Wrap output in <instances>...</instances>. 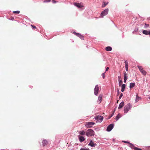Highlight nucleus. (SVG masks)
I'll use <instances>...</instances> for the list:
<instances>
[{"mask_svg": "<svg viewBox=\"0 0 150 150\" xmlns=\"http://www.w3.org/2000/svg\"><path fill=\"white\" fill-rule=\"evenodd\" d=\"M129 144L130 145V146H129V147H131L132 149H133V148H134V147H135L134 144L130 142Z\"/></svg>", "mask_w": 150, "mask_h": 150, "instance_id": "nucleus-27", "label": "nucleus"}, {"mask_svg": "<svg viewBox=\"0 0 150 150\" xmlns=\"http://www.w3.org/2000/svg\"><path fill=\"white\" fill-rule=\"evenodd\" d=\"M137 67L139 69V70L141 71L142 70H143V69L142 68V67L141 66H140L139 65H137Z\"/></svg>", "mask_w": 150, "mask_h": 150, "instance_id": "nucleus-26", "label": "nucleus"}, {"mask_svg": "<svg viewBox=\"0 0 150 150\" xmlns=\"http://www.w3.org/2000/svg\"><path fill=\"white\" fill-rule=\"evenodd\" d=\"M139 26V25L138 24L136 25V26L135 27L134 31H132V33L133 34H135V33H137L138 31L139 28L138 26Z\"/></svg>", "mask_w": 150, "mask_h": 150, "instance_id": "nucleus-10", "label": "nucleus"}, {"mask_svg": "<svg viewBox=\"0 0 150 150\" xmlns=\"http://www.w3.org/2000/svg\"><path fill=\"white\" fill-rule=\"evenodd\" d=\"M149 98L150 99V97H149Z\"/></svg>", "mask_w": 150, "mask_h": 150, "instance_id": "nucleus-53", "label": "nucleus"}, {"mask_svg": "<svg viewBox=\"0 0 150 150\" xmlns=\"http://www.w3.org/2000/svg\"><path fill=\"white\" fill-rule=\"evenodd\" d=\"M132 106L130 103H128L124 108V112L125 113H127L131 108Z\"/></svg>", "mask_w": 150, "mask_h": 150, "instance_id": "nucleus-1", "label": "nucleus"}, {"mask_svg": "<svg viewBox=\"0 0 150 150\" xmlns=\"http://www.w3.org/2000/svg\"><path fill=\"white\" fill-rule=\"evenodd\" d=\"M78 138L79 141L81 143L83 142L86 139L83 137L82 136H80V135H79Z\"/></svg>", "mask_w": 150, "mask_h": 150, "instance_id": "nucleus-12", "label": "nucleus"}, {"mask_svg": "<svg viewBox=\"0 0 150 150\" xmlns=\"http://www.w3.org/2000/svg\"><path fill=\"white\" fill-rule=\"evenodd\" d=\"M142 31L143 34L146 35H149L150 33V30H142Z\"/></svg>", "mask_w": 150, "mask_h": 150, "instance_id": "nucleus-11", "label": "nucleus"}, {"mask_svg": "<svg viewBox=\"0 0 150 150\" xmlns=\"http://www.w3.org/2000/svg\"><path fill=\"white\" fill-rule=\"evenodd\" d=\"M124 79H127L128 77L127 76V73L125 71L124 72Z\"/></svg>", "mask_w": 150, "mask_h": 150, "instance_id": "nucleus-25", "label": "nucleus"}, {"mask_svg": "<svg viewBox=\"0 0 150 150\" xmlns=\"http://www.w3.org/2000/svg\"><path fill=\"white\" fill-rule=\"evenodd\" d=\"M113 115H114L113 113H112L108 117V118H106V120H108L110 119L111 118V117H112L113 116Z\"/></svg>", "mask_w": 150, "mask_h": 150, "instance_id": "nucleus-28", "label": "nucleus"}, {"mask_svg": "<svg viewBox=\"0 0 150 150\" xmlns=\"http://www.w3.org/2000/svg\"><path fill=\"white\" fill-rule=\"evenodd\" d=\"M125 67L126 71H128V62L126 60L125 62Z\"/></svg>", "mask_w": 150, "mask_h": 150, "instance_id": "nucleus-18", "label": "nucleus"}, {"mask_svg": "<svg viewBox=\"0 0 150 150\" xmlns=\"http://www.w3.org/2000/svg\"><path fill=\"white\" fill-rule=\"evenodd\" d=\"M126 86V85L125 84H123L121 86V88L125 89Z\"/></svg>", "mask_w": 150, "mask_h": 150, "instance_id": "nucleus-30", "label": "nucleus"}, {"mask_svg": "<svg viewBox=\"0 0 150 150\" xmlns=\"http://www.w3.org/2000/svg\"><path fill=\"white\" fill-rule=\"evenodd\" d=\"M125 89L122 88L121 89V91L122 92H123L125 91Z\"/></svg>", "mask_w": 150, "mask_h": 150, "instance_id": "nucleus-46", "label": "nucleus"}, {"mask_svg": "<svg viewBox=\"0 0 150 150\" xmlns=\"http://www.w3.org/2000/svg\"><path fill=\"white\" fill-rule=\"evenodd\" d=\"M71 145V144H70L69 145H68V146H70V145Z\"/></svg>", "mask_w": 150, "mask_h": 150, "instance_id": "nucleus-52", "label": "nucleus"}, {"mask_svg": "<svg viewBox=\"0 0 150 150\" xmlns=\"http://www.w3.org/2000/svg\"><path fill=\"white\" fill-rule=\"evenodd\" d=\"M102 95L100 94L98 96V101L99 102V103H100L102 100Z\"/></svg>", "mask_w": 150, "mask_h": 150, "instance_id": "nucleus-14", "label": "nucleus"}, {"mask_svg": "<svg viewBox=\"0 0 150 150\" xmlns=\"http://www.w3.org/2000/svg\"><path fill=\"white\" fill-rule=\"evenodd\" d=\"M48 142L46 139H43L42 141V146L44 147L48 144Z\"/></svg>", "mask_w": 150, "mask_h": 150, "instance_id": "nucleus-13", "label": "nucleus"}, {"mask_svg": "<svg viewBox=\"0 0 150 150\" xmlns=\"http://www.w3.org/2000/svg\"><path fill=\"white\" fill-rule=\"evenodd\" d=\"M74 5L75 6L79 8H81L82 7L81 5L78 3L75 2L74 3Z\"/></svg>", "mask_w": 150, "mask_h": 150, "instance_id": "nucleus-19", "label": "nucleus"}, {"mask_svg": "<svg viewBox=\"0 0 150 150\" xmlns=\"http://www.w3.org/2000/svg\"><path fill=\"white\" fill-rule=\"evenodd\" d=\"M143 25V24H141V25Z\"/></svg>", "mask_w": 150, "mask_h": 150, "instance_id": "nucleus-54", "label": "nucleus"}, {"mask_svg": "<svg viewBox=\"0 0 150 150\" xmlns=\"http://www.w3.org/2000/svg\"><path fill=\"white\" fill-rule=\"evenodd\" d=\"M133 149L134 150H142V149L141 148H139L136 147H134L133 148Z\"/></svg>", "mask_w": 150, "mask_h": 150, "instance_id": "nucleus-29", "label": "nucleus"}, {"mask_svg": "<svg viewBox=\"0 0 150 150\" xmlns=\"http://www.w3.org/2000/svg\"><path fill=\"white\" fill-rule=\"evenodd\" d=\"M31 27L32 28V29H34L36 28V27L35 25H31Z\"/></svg>", "mask_w": 150, "mask_h": 150, "instance_id": "nucleus-36", "label": "nucleus"}, {"mask_svg": "<svg viewBox=\"0 0 150 150\" xmlns=\"http://www.w3.org/2000/svg\"><path fill=\"white\" fill-rule=\"evenodd\" d=\"M71 33L74 34L78 37L81 40H84V36L80 33H76L74 30H73L71 31Z\"/></svg>", "mask_w": 150, "mask_h": 150, "instance_id": "nucleus-3", "label": "nucleus"}, {"mask_svg": "<svg viewBox=\"0 0 150 150\" xmlns=\"http://www.w3.org/2000/svg\"><path fill=\"white\" fill-rule=\"evenodd\" d=\"M14 18L12 16H11V18L9 19L10 20H11V21H13L14 20Z\"/></svg>", "mask_w": 150, "mask_h": 150, "instance_id": "nucleus-42", "label": "nucleus"}, {"mask_svg": "<svg viewBox=\"0 0 150 150\" xmlns=\"http://www.w3.org/2000/svg\"><path fill=\"white\" fill-rule=\"evenodd\" d=\"M122 142L125 143H127V144H129L130 142L128 141H122Z\"/></svg>", "mask_w": 150, "mask_h": 150, "instance_id": "nucleus-37", "label": "nucleus"}, {"mask_svg": "<svg viewBox=\"0 0 150 150\" xmlns=\"http://www.w3.org/2000/svg\"><path fill=\"white\" fill-rule=\"evenodd\" d=\"M105 50L106 51H110L112 50V48L111 47L108 46L105 47Z\"/></svg>", "mask_w": 150, "mask_h": 150, "instance_id": "nucleus-21", "label": "nucleus"}, {"mask_svg": "<svg viewBox=\"0 0 150 150\" xmlns=\"http://www.w3.org/2000/svg\"><path fill=\"white\" fill-rule=\"evenodd\" d=\"M51 1V0H45L44 1V3H47V2H49Z\"/></svg>", "mask_w": 150, "mask_h": 150, "instance_id": "nucleus-38", "label": "nucleus"}, {"mask_svg": "<svg viewBox=\"0 0 150 150\" xmlns=\"http://www.w3.org/2000/svg\"><path fill=\"white\" fill-rule=\"evenodd\" d=\"M124 102L123 101L121 102L120 104L119 107H118V109H121L124 105Z\"/></svg>", "mask_w": 150, "mask_h": 150, "instance_id": "nucleus-16", "label": "nucleus"}, {"mask_svg": "<svg viewBox=\"0 0 150 150\" xmlns=\"http://www.w3.org/2000/svg\"><path fill=\"white\" fill-rule=\"evenodd\" d=\"M99 87L98 85H96L94 88V94L95 95H97L99 91Z\"/></svg>", "mask_w": 150, "mask_h": 150, "instance_id": "nucleus-8", "label": "nucleus"}, {"mask_svg": "<svg viewBox=\"0 0 150 150\" xmlns=\"http://www.w3.org/2000/svg\"><path fill=\"white\" fill-rule=\"evenodd\" d=\"M95 134V132L94 131L91 129H88L86 132V135L87 137L89 136H93Z\"/></svg>", "mask_w": 150, "mask_h": 150, "instance_id": "nucleus-2", "label": "nucleus"}, {"mask_svg": "<svg viewBox=\"0 0 150 150\" xmlns=\"http://www.w3.org/2000/svg\"><path fill=\"white\" fill-rule=\"evenodd\" d=\"M13 12L14 13L19 14L20 12V11L19 10H17L16 11H13Z\"/></svg>", "mask_w": 150, "mask_h": 150, "instance_id": "nucleus-33", "label": "nucleus"}, {"mask_svg": "<svg viewBox=\"0 0 150 150\" xmlns=\"http://www.w3.org/2000/svg\"><path fill=\"white\" fill-rule=\"evenodd\" d=\"M122 117L120 113H119L116 116L115 119L116 121H117L120 118Z\"/></svg>", "mask_w": 150, "mask_h": 150, "instance_id": "nucleus-20", "label": "nucleus"}, {"mask_svg": "<svg viewBox=\"0 0 150 150\" xmlns=\"http://www.w3.org/2000/svg\"><path fill=\"white\" fill-rule=\"evenodd\" d=\"M139 34V35H141L140 34Z\"/></svg>", "mask_w": 150, "mask_h": 150, "instance_id": "nucleus-57", "label": "nucleus"}, {"mask_svg": "<svg viewBox=\"0 0 150 150\" xmlns=\"http://www.w3.org/2000/svg\"><path fill=\"white\" fill-rule=\"evenodd\" d=\"M118 81H119L120 80H122L121 79V76H118Z\"/></svg>", "mask_w": 150, "mask_h": 150, "instance_id": "nucleus-43", "label": "nucleus"}, {"mask_svg": "<svg viewBox=\"0 0 150 150\" xmlns=\"http://www.w3.org/2000/svg\"><path fill=\"white\" fill-rule=\"evenodd\" d=\"M58 1H57L55 0H52V2L53 4H55L57 3Z\"/></svg>", "mask_w": 150, "mask_h": 150, "instance_id": "nucleus-41", "label": "nucleus"}, {"mask_svg": "<svg viewBox=\"0 0 150 150\" xmlns=\"http://www.w3.org/2000/svg\"><path fill=\"white\" fill-rule=\"evenodd\" d=\"M30 88H33V86H30Z\"/></svg>", "mask_w": 150, "mask_h": 150, "instance_id": "nucleus-50", "label": "nucleus"}, {"mask_svg": "<svg viewBox=\"0 0 150 150\" xmlns=\"http://www.w3.org/2000/svg\"><path fill=\"white\" fill-rule=\"evenodd\" d=\"M147 147H150V146H147Z\"/></svg>", "mask_w": 150, "mask_h": 150, "instance_id": "nucleus-55", "label": "nucleus"}, {"mask_svg": "<svg viewBox=\"0 0 150 150\" xmlns=\"http://www.w3.org/2000/svg\"><path fill=\"white\" fill-rule=\"evenodd\" d=\"M109 69V67H107L106 68V69H105V72H106Z\"/></svg>", "mask_w": 150, "mask_h": 150, "instance_id": "nucleus-44", "label": "nucleus"}, {"mask_svg": "<svg viewBox=\"0 0 150 150\" xmlns=\"http://www.w3.org/2000/svg\"><path fill=\"white\" fill-rule=\"evenodd\" d=\"M124 33H123L122 34V38H124Z\"/></svg>", "mask_w": 150, "mask_h": 150, "instance_id": "nucleus-45", "label": "nucleus"}, {"mask_svg": "<svg viewBox=\"0 0 150 150\" xmlns=\"http://www.w3.org/2000/svg\"><path fill=\"white\" fill-rule=\"evenodd\" d=\"M105 72L102 73L101 74V76H102L103 77V79H105Z\"/></svg>", "mask_w": 150, "mask_h": 150, "instance_id": "nucleus-35", "label": "nucleus"}, {"mask_svg": "<svg viewBox=\"0 0 150 150\" xmlns=\"http://www.w3.org/2000/svg\"><path fill=\"white\" fill-rule=\"evenodd\" d=\"M79 133L80 135H84L85 134V132L83 130L80 131Z\"/></svg>", "mask_w": 150, "mask_h": 150, "instance_id": "nucleus-23", "label": "nucleus"}, {"mask_svg": "<svg viewBox=\"0 0 150 150\" xmlns=\"http://www.w3.org/2000/svg\"><path fill=\"white\" fill-rule=\"evenodd\" d=\"M114 125H115L114 123H111L107 127L106 129V131L108 132L111 131L114 128Z\"/></svg>", "mask_w": 150, "mask_h": 150, "instance_id": "nucleus-7", "label": "nucleus"}, {"mask_svg": "<svg viewBox=\"0 0 150 150\" xmlns=\"http://www.w3.org/2000/svg\"><path fill=\"white\" fill-rule=\"evenodd\" d=\"M117 95L118 96L119 95L120 93V92L119 90V89L118 88H117Z\"/></svg>", "mask_w": 150, "mask_h": 150, "instance_id": "nucleus-40", "label": "nucleus"}, {"mask_svg": "<svg viewBox=\"0 0 150 150\" xmlns=\"http://www.w3.org/2000/svg\"><path fill=\"white\" fill-rule=\"evenodd\" d=\"M115 109L114 110H113V112H112V113H113V114H114V112H115Z\"/></svg>", "mask_w": 150, "mask_h": 150, "instance_id": "nucleus-49", "label": "nucleus"}, {"mask_svg": "<svg viewBox=\"0 0 150 150\" xmlns=\"http://www.w3.org/2000/svg\"><path fill=\"white\" fill-rule=\"evenodd\" d=\"M136 19V18H135V20Z\"/></svg>", "mask_w": 150, "mask_h": 150, "instance_id": "nucleus-56", "label": "nucleus"}, {"mask_svg": "<svg viewBox=\"0 0 150 150\" xmlns=\"http://www.w3.org/2000/svg\"><path fill=\"white\" fill-rule=\"evenodd\" d=\"M141 99V98L139 97L138 94H137L136 95V99L135 100V103H136L138 102L139 100Z\"/></svg>", "mask_w": 150, "mask_h": 150, "instance_id": "nucleus-15", "label": "nucleus"}, {"mask_svg": "<svg viewBox=\"0 0 150 150\" xmlns=\"http://www.w3.org/2000/svg\"><path fill=\"white\" fill-rule=\"evenodd\" d=\"M118 81H119V83H118L119 86H120L121 85L122 83V80H120Z\"/></svg>", "mask_w": 150, "mask_h": 150, "instance_id": "nucleus-32", "label": "nucleus"}, {"mask_svg": "<svg viewBox=\"0 0 150 150\" xmlns=\"http://www.w3.org/2000/svg\"><path fill=\"white\" fill-rule=\"evenodd\" d=\"M95 124L93 122H86L85 124V126L87 128H90L92 127L93 125Z\"/></svg>", "mask_w": 150, "mask_h": 150, "instance_id": "nucleus-6", "label": "nucleus"}, {"mask_svg": "<svg viewBox=\"0 0 150 150\" xmlns=\"http://www.w3.org/2000/svg\"><path fill=\"white\" fill-rule=\"evenodd\" d=\"M149 26V24H146V23H144V28H146L148 27Z\"/></svg>", "mask_w": 150, "mask_h": 150, "instance_id": "nucleus-31", "label": "nucleus"}, {"mask_svg": "<svg viewBox=\"0 0 150 150\" xmlns=\"http://www.w3.org/2000/svg\"><path fill=\"white\" fill-rule=\"evenodd\" d=\"M136 85L134 82L130 83H129V88H133L134 86H135Z\"/></svg>", "mask_w": 150, "mask_h": 150, "instance_id": "nucleus-17", "label": "nucleus"}, {"mask_svg": "<svg viewBox=\"0 0 150 150\" xmlns=\"http://www.w3.org/2000/svg\"><path fill=\"white\" fill-rule=\"evenodd\" d=\"M109 9L108 8L104 9L103 11L100 14L101 18H103L104 16L107 15L108 13Z\"/></svg>", "mask_w": 150, "mask_h": 150, "instance_id": "nucleus-5", "label": "nucleus"}, {"mask_svg": "<svg viewBox=\"0 0 150 150\" xmlns=\"http://www.w3.org/2000/svg\"><path fill=\"white\" fill-rule=\"evenodd\" d=\"M88 145L91 146V147H93L96 146L97 144L94 143L92 140H91L90 142L88 144Z\"/></svg>", "mask_w": 150, "mask_h": 150, "instance_id": "nucleus-9", "label": "nucleus"}, {"mask_svg": "<svg viewBox=\"0 0 150 150\" xmlns=\"http://www.w3.org/2000/svg\"><path fill=\"white\" fill-rule=\"evenodd\" d=\"M149 18H150V17H149Z\"/></svg>", "mask_w": 150, "mask_h": 150, "instance_id": "nucleus-59", "label": "nucleus"}, {"mask_svg": "<svg viewBox=\"0 0 150 150\" xmlns=\"http://www.w3.org/2000/svg\"><path fill=\"white\" fill-rule=\"evenodd\" d=\"M98 128H95V129L96 130H98Z\"/></svg>", "mask_w": 150, "mask_h": 150, "instance_id": "nucleus-51", "label": "nucleus"}, {"mask_svg": "<svg viewBox=\"0 0 150 150\" xmlns=\"http://www.w3.org/2000/svg\"><path fill=\"white\" fill-rule=\"evenodd\" d=\"M123 96V93H121L119 97V99H120Z\"/></svg>", "mask_w": 150, "mask_h": 150, "instance_id": "nucleus-39", "label": "nucleus"}, {"mask_svg": "<svg viewBox=\"0 0 150 150\" xmlns=\"http://www.w3.org/2000/svg\"><path fill=\"white\" fill-rule=\"evenodd\" d=\"M103 116H100V115H96L94 117V119L97 121L99 122H101L103 119Z\"/></svg>", "mask_w": 150, "mask_h": 150, "instance_id": "nucleus-4", "label": "nucleus"}, {"mask_svg": "<svg viewBox=\"0 0 150 150\" xmlns=\"http://www.w3.org/2000/svg\"><path fill=\"white\" fill-rule=\"evenodd\" d=\"M127 79H124V82L125 83H126V81Z\"/></svg>", "mask_w": 150, "mask_h": 150, "instance_id": "nucleus-47", "label": "nucleus"}, {"mask_svg": "<svg viewBox=\"0 0 150 150\" xmlns=\"http://www.w3.org/2000/svg\"><path fill=\"white\" fill-rule=\"evenodd\" d=\"M140 72L143 75L145 76L146 75V72L145 70H142Z\"/></svg>", "mask_w": 150, "mask_h": 150, "instance_id": "nucleus-24", "label": "nucleus"}, {"mask_svg": "<svg viewBox=\"0 0 150 150\" xmlns=\"http://www.w3.org/2000/svg\"><path fill=\"white\" fill-rule=\"evenodd\" d=\"M108 4V2H103L102 4V7L103 8L105 7Z\"/></svg>", "mask_w": 150, "mask_h": 150, "instance_id": "nucleus-22", "label": "nucleus"}, {"mask_svg": "<svg viewBox=\"0 0 150 150\" xmlns=\"http://www.w3.org/2000/svg\"><path fill=\"white\" fill-rule=\"evenodd\" d=\"M115 26L116 27H117V26H116V25H115Z\"/></svg>", "mask_w": 150, "mask_h": 150, "instance_id": "nucleus-58", "label": "nucleus"}, {"mask_svg": "<svg viewBox=\"0 0 150 150\" xmlns=\"http://www.w3.org/2000/svg\"><path fill=\"white\" fill-rule=\"evenodd\" d=\"M112 141L113 142H115V138H113L112 139Z\"/></svg>", "mask_w": 150, "mask_h": 150, "instance_id": "nucleus-48", "label": "nucleus"}, {"mask_svg": "<svg viewBox=\"0 0 150 150\" xmlns=\"http://www.w3.org/2000/svg\"><path fill=\"white\" fill-rule=\"evenodd\" d=\"M80 150H90V149L88 148H81Z\"/></svg>", "mask_w": 150, "mask_h": 150, "instance_id": "nucleus-34", "label": "nucleus"}]
</instances>
